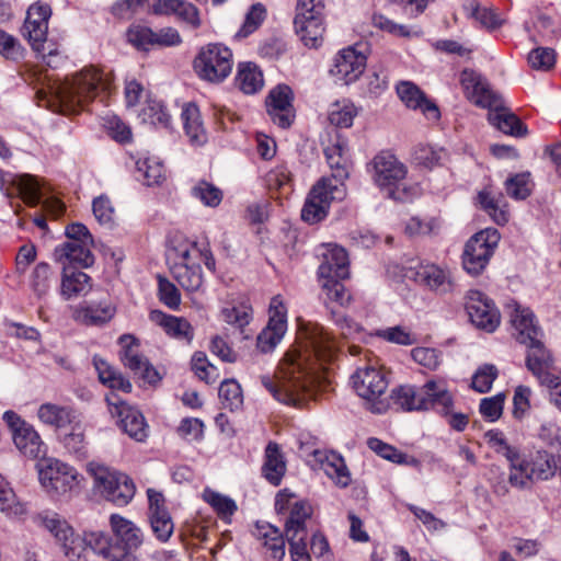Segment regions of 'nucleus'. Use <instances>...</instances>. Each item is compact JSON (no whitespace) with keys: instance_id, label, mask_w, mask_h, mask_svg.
Returning <instances> with one entry per match:
<instances>
[{"instance_id":"nucleus-1","label":"nucleus","mask_w":561,"mask_h":561,"mask_svg":"<svg viewBox=\"0 0 561 561\" xmlns=\"http://www.w3.org/2000/svg\"><path fill=\"white\" fill-rule=\"evenodd\" d=\"M339 346L335 337L321 324L307 322L299 337L280 359L276 380L262 376V386L279 402L302 409L314 400L320 373L335 360Z\"/></svg>"},{"instance_id":"nucleus-2","label":"nucleus","mask_w":561,"mask_h":561,"mask_svg":"<svg viewBox=\"0 0 561 561\" xmlns=\"http://www.w3.org/2000/svg\"><path fill=\"white\" fill-rule=\"evenodd\" d=\"M172 277L186 291L198 290L204 282L202 267L196 260L202 261L210 271H216V260L208 241H191L181 234L170 240Z\"/></svg>"},{"instance_id":"nucleus-3","label":"nucleus","mask_w":561,"mask_h":561,"mask_svg":"<svg viewBox=\"0 0 561 561\" xmlns=\"http://www.w3.org/2000/svg\"><path fill=\"white\" fill-rule=\"evenodd\" d=\"M113 76L103 69L89 66L57 88L56 95L64 112L78 113L101 94H108Z\"/></svg>"},{"instance_id":"nucleus-4","label":"nucleus","mask_w":561,"mask_h":561,"mask_svg":"<svg viewBox=\"0 0 561 561\" xmlns=\"http://www.w3.org/2000/svg\"><path fill=\"white\" fill-rule=\"evenodd\" d=\"M558 470L556 456L546 450L529 451L517 458L510 469V485L517 489H528L533 484L551 480Z\"/></svg>"},{"instance_id":"nucleus-5","label":"nucleus","mask_w":561,"mask_h":561,"mask_svg":"<svg viewBox=\"0 0 561 561\" xmlns=\"http://www.w3.org/2000/svg\"><path fill=\"white\" fill-rule=\"evenodd\" d=\"M233 50L224 43L214 42L201 46L193 58L196 77L209 84H220L232 73Z\"/></svg>"},{"instance_id":"nucleus-6","label":"nucleus","mask_w":561,"mask_h":561,"mask_svg":"<svg viewBox=\"0 0 561 561\" xmlns=\"http://www.w3.org/2000/svg\"><path fill=\"white\" fill-rule=\"evenodd\" d=\"M294 27L305 46L320 47L327 30L325 0H296Z\"/></svg>"},{"instance_id":"nucleus-7","label":"nucleus","mask_w":561,"mask_h":561,"mask_svg":"<svg viewBox=\"0 0 561 561\" xmlns=\"http://www.w3.org/2000/svg\"><path fill=\"white\" fill-rule=\"evenodd\" d=\"M87 472L93 479L94 488L101 495L115 505L125 506L135 496V483L127 474L98 461L89 462Z\"/></svg>"},{"instance_id":"nucleus-8","label":"nucleus","mask_w":561,"mask_h":561,"mask_svg":"<svg viewBox=\"0 0 561 561\" xmlns=\"http://www.w3.org/2000/svg\"><path fill=\"white\" fill-rule=\"evenodd\" d=\"M274 508L284 519L285 535L309 533L314 524V510L310 501L287 488L276 493Z\"/></svg>"},{"instance_id":"nucleus-9","label":"nucleus","mask_w":561,"mask_h":561,"mask_svg":"<svg viewBox=\"0 0 561 561\" xmlns=\"http://www.w3.org/2000/svg\"><path fill=\"white\" fill-rule=\"evenodd\" d=\"M352 382L369 411L385 413L389 409L390 401L386 396L388 380L380 368L374 365L358 368L352 376Z\"/></svg>"},{"instance_id":"nucleus-10","label":"nucleus","mask_w":561,"mask_h":561,"mask_svg":"<svg viewBox=\"0 0 561 561\" xmlns=\"http://www.w3.org/2000/svg\"><path fill=\"white\" fill-rule=\"evenodd\" d=\"M65 233L68 240L55 248V260L75 263L81 267L92 266L94 240L89 229L83 224L73 222L66 227Z\"/></svg>"},{"instance_id":"nucleus-11","label":"nucleus","mask_w":561,"mask_h":561,"mask_svg":"<svg viewBox=\"0 0 561 561\" xmlns=\"http://www.w3.org/2000/svg\"><path fill=\"white\" fill-rule=\"evenodd\" d=\"M501 240L495 228H485L474 233L465 244L461 255L463 270L472 275H480L488 266Z\"/></svg>"},{"instance_id":"nucleus-12","label":"nucleus","mask_w":561,"mask_h":561,"mask_svg":"<svg viewBox=\"0 0 561 561\" xmlns=\"http://www.w3.org/2000/svg\"><path fill=\"white\" fill-rule=\"evenodd\" d=\"M32 520L36 526L46 529L54 536L69 561L80 559V553L83 551V541L80 540V535L76 534L73 528L59 514L43 511L35 514Z\"/></svg>"},{"instance_id":"nucleus-13","label":"nucleus","mask_w":561,"mask_h":561,"mask_svg":"<svg viewBox=\"0 0 561 561\" xmlns=\"http://www.w3.org/2000/svg\"><path fill=\"white\" fill-rule=\"evenodd\" d=\"M53 11L50 4L36 1L32 3L21 28L22 36L27 41L32 49L45 58L46 56L57 55V49L46 51L45 44L48 35V24Z\"/></svg>"},{"instance_id":"nucleus-14","label":"nucleus","mask_w":561,"mask_h":561,"mask_svg":"<svg viewBox=\"0 0 561 561\" xmlns=\"http://www.w3.org/2000/svg\"><path fill=\"white\" fill-rule=\"evenodd\" d=\"M42 486L51 496H61L72 492L80 483L78 471L58 459H47L38 471Z\"/></svg>"},{"instance_id":"nucleus-15","label":"nucleus","mask_w":561,"mask_h":561,"mask_svg":"<svg viewBox=\"0 0 561 561\" xmlns=\"http://www.w3.org/2000/svg\"><path fill=\"white\" fill-rule=\"evenodd\" d=\"M105 401L110 413L118 420L119 428L131 439L145 443L149 436V425L144 414L114 392L106 394Z\"/></svg>"},{"instance_id":"nucleus-16","label":"nucleus","mask_w":561,"mask_h":561,"mask_svg":"<svg viewBox=\"0 0 561 561\" xmlns=\"http://www.w3.org/2000/svg\"><path fill=\"white\" fill-rule=\"evenodd\" d=\"M121 346L119 359L125 368L135 377L149 385H156L161 380L158 370L140 351L139 340L131 334H123L118 339Z\"/></svg>"},{"instance_id":"nucleus-17","label":"nucleus","mask_w":561,"mask_h":561,"mask_svg":"<svg viewBox=\"0 0 561 561\" xmlns=\"http://www.w3.org/2000/svg\"><path fill=\"white\" fill-rule=\"evenodd\" d=\"M374 183L380 188L392 191L408 174L407 165L390 150L378 152L367 165Z\"/></svg>"},{"instance_id":"nucleus-18","label":"nucleus","mask_w":561,"mask_h":561,"mask_svg":"<svg viewBox=\"0 0 561 561\" xmlns=\"http://www.w3.org/2000/svg\"><path fill=\"white\" fill-rule=\"evenodd\" d=\"M404 276L424 290L446 294L454 289L450 271L432 262H420L405 271Z\"/></svg>"},{"instance_id":"nucleus-19","label":"nucleus","mask_w":561,"mask_h":561,"mask_svg":"<svg viewBox=\"0 0 561 561\" xmlns=\"http://www.w3.org/2000/svg\"><path fill=\"white\" fill-rule=\"evenodd\" d=\"M320 264L317 268V282L334 278L350 279V259L346 250L335 243H324L317 249Z\"/></svg>"},{"instance_id":"nucleus-20","label":"nucleus","mask_w":561,"mask_h":561,"mask_svg":"<svg viewBox=\"0 0 561 561\" xmlns=\"http://www.w3.org/2000/svg\"><path fill=\"white\" fill-rule=\"evenodd\" d=\"M295 94L287 84H277L265 98L266 113L270 119L283 129L289 128L296 119Z\"/></svg>"},{"instance_id":"nucleus-21","label":"nucleus","mask_w":561,"mask_h":561,"mask_svg":"<svg viewBox=\"0 0 561 561\" xmlns=\"http://www.w3.org/2000/svg\"><path fill=\"white\" fill-rule=\"evenodd\" d=\"M287 330V308L280 295L271 299L268 322L256 337V346L262 353L273 351Z\"/></svg>"},{"instance_id":"nucleus-22","label":"nucleus","mask_w":561,"mask_h":561,"mask_svg":"<svg viewBox=\"0 0 561 561\" xmlns=\"http://www.w3.org/2000/svg\"><path fill=\"white\" fill-rule=\"evenodd\" d=\"M459 83L467 100L474 105L483 108L500 105L501 96L491 89L488 80L478 71L465 68L459 75Z\"/></svg>"},{"instance_id":"nucleus-23","label":"nucleus","mask_w":561,"mask_h":561,"mask_svg":"<svg viewBox=\"0 0 561 561\" xmlns=\"http://www.w3.org/2000/svg\"><path fill=\"white\" fill-rule=\"evenodd\" d=\"M466 309L471 322L479 329L493 332L501 322V314L492 299L480 290H469Z\"/></svg>"},{"instance_id":"nucleus-24","label":"nucleus","mask_w":561,"mask_h":561,"mask_svg":"<svg viewBox=\"0 0 561 561\" xmlns=\"http://www.w3.org/2000/svg\"><path fill=\"white\" fill-rule=\"evenodd\" d=\"M366 56L355 47L341 49L334 57L330 75L343 84L355 82L366 68Z\"/></svg>"},{"instance_id":"nucleus-25","label":"nucleus","mask_w":561,"mask_h":561,"mask_svg":"<svg viewBox=\"0 0 561 561\" xmlns=\"http://www.w3.org/2000/svg\"><path fill=\"white\" fill-rule=\"evenodd\" d=\"M116 314V306L110 298L99 301H82L71 308V318L82 325L102 327Z\"/></svg>"},{"instance_id":"nucleus-26","label":"nucleus","mask_w":561,"mask_h":561,"mask_svg":"<svg viewBox=\"0 0 561 561\" xmlns=\"http://www.w3.org/2000/svg\"><path fill=\"white\" fill-rule=\"evenodd\" d=\"M110 525L115 540L114 549L122 550L123 556L136 551L141 546V530L131 520L118 514H112Z\"/></svg>"},{"instance_id":"nucleus-27","label":"nucleus","mask_w":561,"mask_h":561,"mask_svg":"<svg viewBox=\"0 0 561 561\" xmlns=\"http://www.w3.org/2000/svg\"><path fill=\"white\" fill-rule=\"evenodd\" d=\"M397 94L408 108L420 110L428 121H439L440 111L437 104L413 82H400L397 85Z\"/></svg>"},{"instance_id":"nucleus-28","label":"nucleus","mask_w":561,"mask_h":561,"mask_svg":"<svg viewBox=\"0 0 561 561\" xmlns=\"http://www.w3.org/2000/svg\"><path fill=\"white\" fill-rule=\"evenodd\" d=\"M510 317L512 334L518 343L526 344L543 336V332L529 308L515 304Z\"/></svg>"},{"instance_id":"nucleus-29","label":"nucleus","mask_w":561,"mask_h":561,"mask_svg":"<svg viewBox=\"0 0 561 561\" xmlns=\"http://www.w3.org/2000/svg\"><path fill=\"white\" fill-rule=\"evenodd\" d=\"M527 347L526 367L540 383L557 369L551 352L545 346L542 337L524 344Z\"/></svg>"},{"instance_id":"nucleus-30","label":"nucleus","mask_w":561,"mask_h":561,"mask_svg":"<svg viewBox=\"0 0 561 561\" xmlns=\"http://www.w3.org/2000/svg\"><path fill=\"white\" fill-rule=\"evenodd\" d=\"M149 319L159 325L169 337L184 341L187 344L194 339V328L184 317H176L161 310H152L149 313Z\"/></svg>"},{"instance_id":"nucleus-31","label":"nucleus","mask_w":561,"mask_h":561,"mask_svg":"<svg viewBox=\"0 0 561 561\" xmlns=\"http://www.w3.org/2000/svg\"><path fill=\"white\" fill-rule=\"evenodd\" d=\"M287 472V460L276 442H268L264 450L262 477L272 485L278 486Z\"/></svg>"},{"instance_id":"nucleus-32","label":"nucleus","mask_w":561,"mask_h":561,"mask_svg":"<svg viewBox=\"0 0 561 561\" xmlns=\"http://www.w3.org/2000/svg\"><path fill=\"white\" fill-rule=\"evenodd\" d=\"M313 458L337 486L346 488L351 484V473L341 455L334 451L314 450Z\"/></svg>"},{"instance_id":"nucleus-33","label":"nucleus","mask_w":561,"mask_h":561,"mask_svg":"<svg viewBox=\"0 0 561 561\" xmlns=\"http://www.w3.org/2000/svg\"><path fill=\"white\" fill-rule=\"evenodd\" d=\"M263 180L268 193L276 198H287L295 190V175L286 162L271 168Z\"/></svg>"},{"instance_id":"nucleus-34","label":"nucleus","mask_w":561,"mask_h":561,"mask_svg":"<svg viewBox=\"0 0 561 561\" xmlns=\"http://www.w3.org/2000/svg\"><path fill=\"white\" fill-rule=\"evenodd\" d=\"M425 407L427 410H434L440 415H447L454 408V398L448 390L447 382L444 379H428L423 385Z\"/></svg>"},{"instance_id":"nucleus-35","label":"nucleus","mask_w":561,"mask_h":561,"mask_svg":"<svg viewBox=\"0 0 561 561\" xmlns=\"http://www.w3.org/2000/svg\"><path fill=\"white\" fill-rule=\"evenodd\" d=\"M93 288V280L87 273L64 266L60 282V296L70 300L81 296H87Z\"/></svg>"},{"instance_id":"nucleus-36","label":"nucleus","mask_w":561,"mask_h":561,"mask_svg":"<svg viewBox=\"0 0 561 561\" xmlns=\"http://www.w3.org/2000/svg\"><path fill=\"white\" fill-rule=\"evenodd\" d=\"M345 280L346 279L334 278L318 282L323 305L327 309L331 310L332 313L335 308L347 309L354 301L353 291L344 285Z\"/></svg>"},{"instance_id":"nucleus-37","label":"nucleus","mask_w":561,"mask_h":561,"mask_svg":"<svg viewBox=\"0 0 561 561\" xmlns=\"http://www.w3.org/2000/svg\"><path fill=\"white\" fill-rule=\"evenodd\" d=\"M234 87L247 95L259 93L264 87V75L253 61H240L237 65Z\"/></svg>"},{"instance_id":"nucleus-38","label":"nucleus","mask_w":561,"mask_h":561,"mask_svg":"<svg viewBox=\"0 0 561 561\" xmlns=\"http://www.w3.org/2000/svg\"><path fill=\"white\" fill-rule=\"evenodd\" d=\"M328 164L332 171V179L344 183L350 175L352 162L348 158V146L346 140L337 139L324 149Z\"/></svg>"},{"instance_id":"nucleus-39","label":"nucleus","mask_w":561,"mask_h":561,"mask_svg":"<svg viewBox=\"0 0 561 561\" xmlns=\"http://www.w3.org/2000/svg\"><path fill=\"white\" fill-rule=\"evenodd\" d=\"M489 122L499 130L514 137H524L527 135L526 125L507 107L504 106L502 98L497 107H490L488 114Z\"/></svg>"},{"instance_id":"nucleus-40","label":"nucleus","mask_w":561,"mask_h":561,"mask_svg":"<svg viewBox=\"0 0 561 561\" xmlns=\"http://www.w3.org/2000/svg\"><path fill=\"white\" fill-rule=\"evenodd\" d=\"M390 400L403 411H426L423 385H401L392 389Z\"/></svg>"},{"instance_id":"nucleus-41","label":"nucleus","mask_w":561,"mask_h":561,"mask_svg":"<svg viewBox=\"0 0 561 561\" xmlns=\"http://www.w3.org/2000/svg\"><path fill=\"white\" fill-rule=\"evenodd\" d=\"M254 535L266 549V552H270L271 559L280 561L284 558L285 538L278 528L268 523H257Z\"/></svg>"},{"instance_id":"nucleus-42","label":"nucleus","mask_w":561,"mask_h":561,"mask_svg":"<svg viewBox=\"0 0 561 561\" xmlns=\"http://www.w3.org/2000/svg\"><path fill=\"white\" fill-rule=\"evenodd\" d=\"M478 201L481 208L499 226H504L510 221L508 204L502 193L493 194L483 190L478 194Z\"/></svg>"},{"instance_id":"nucleus-43","label":"nucleus","mask_w":561,"mask_h":561,"mask_svg":"<svg viewBox=\"0 0 561 561\" xmlns=\"http://www.w3.org/2000/svg\"><path fill=\"white\" fill-rule=\"evenodd\" d=\"M12 436L14 445L24 456L36 459L45 455V444L31 424L18 430Z\"/></svg>"},{"instance_id":"nucleus-44","label":"nucleus","mask_w":561,"mask_h":561,"mask_svg":"<svg viewBox=\"0 0 561 561\" xmlns=\"http://www.w3.org/2000/svg\"><path fill=\"white\" fill-rule=\"evenodd\" d=\"M37 416L44 424L56 428L71 425L77 420L72 408L55 403H43L37 410Z\"/></svg>"},{"instance_id":"nucleus-45","label":"nucleus","mask_w":561,"mask_h":561,"mask_svg":"<svg viewBox=\"0 0 561 561\" xmlns=\"http://www.w3.org/2000/svg\"><path fill=\"white\" fill-rule=\"evenodd\" d=\"M184 130L193 145L201 146L207 141L201 112L195 104H186L182 111Z\"/></svg>"},{"instance_id":"nucleus-46","label":"nucleus","mask_w":561,"mask_h":561,"mask_svg":"<svg viewBox=\"0 0 561 561\" xmlns=\"http://www.w3.org/2000/svg\"><path fill=\"white\" fill-rule=\"evenodd\" d=\"M94 364L101 383H103L113 391L119 390L125 393L131 392V382L127 378H125L119 370L112 367L107 362L103 359L95 360Z\"/></svg>"},{"instance_id":"nucleus-47","label":"nucleus","mask_w":561,"mask_h":561,"mask_svg":"<svg viewBox=\"0 0 561 561\" xmlns=\"http://www.w3.org/2000/svg\"><path fill=\"white\" fill-rule=\"evenodd\" d=\"M136 169L148 186L160 185L165 180V168L156 157H140L136 160Z\"/></svg>"},{"instance_id":"nucleus-48","label":"nucleus","mask_w":561,"mask_h":561,"mask_svg":"<svg viewBox=\"0 0 561 561\" xmlns=\"http://www.w3.org/2000/svg\"><path fill=\"white\" fill-rule=\"evenodd\" d=\"M345 194L344 183L334 184L333 179L321 178L311 187L308 195L317 199V203H322L324 206L330 207L334 199H342Z\"/></svg>"},{"instance_id":"nucleus-49","label":"nucleus","mask_w":561,"mask_h":561,"mask_svg":"<svg viewBox=\"0 0 561 561\" xmlns=\"http://www.w3.org/2000/svg\"><path fill=\"white\" fill-rule=\"evenodd\" d=\"M80 540L83 541V551L80 553L79 560L71 561H87L88 549H92L96 553L105 557L113 556L114 546L111 545L110 537L103 531H88L83 536H80Z\"/></svg>"},{"instance_id":"nucleus-50","label":"nucleus","mask_w":561,"mask_h":561,"mask_svg":"<svg viewBox=\"0 0 561 561\" xmlns=\"http://www.w3.org/2000/svg\"><path fill=\"white\" fill-rule=\"evenodd\" d=\"M203 500L211 506L220 519L227 523L231 520L237 511V504L231 497L210 489L204 490Z\"/></svg>"},{"instance_id":"nucleus-51","label":"nucleus","mask_w":561,"mask_h":561,"mask_svg":"<svg viewBox=\"0 0 561 561\" xmlns=\"http://www.w3.org/2000/svg\"><path fill=\"white\" fill-rule=\"evenodd\" d=\"M191 369L194 375L207 385H214L218 381L220 374L218 368L213 365L204 352L197 351L191 358Z\"/></svg>"},{"instance_id":"nucleus-52","label":"nucleus","mask_w":561,"mask_h":561,"mask_svg":"<svg viewBox=\"0 0 561 561\" xmlns=\"http://www.w3.org/2000/svg\"><path fill=\"white\" fill-rule=\"evenodd\" d=\"M357 114L356 106L352 102L343 100L331 105L328 118L335 127L350 128Z\"/></svg>"},{"instance_id":"nucleus-53","label":"nucleus","mask_w":561,"mask_h":561,"mask_svg":"<svg viewBox=\"0 0 561 561\" xmlns=\"http://www.w3.org/2000/svg\"><path fill=\"white\" fill-rule=\"evenodd\" d=\"M266 18V9L262 3H254L250 7L249 11L244 16V21L233 38L236 41H242L254 32H256L263 24Z\"/></svg>"},{"instance_id":"nucleus-54","label":"nucleus","mask_w":561,"mask_h":561,"mask_svg":"<svg viewBox=\"0 0 561 561\" xmlns=\"http://www.w3.org/2000/svg\"><path fill=\"white\" fill-rule=\"evenodd\" d=\"M191 193L204 206L210 208L218 207L224 199V192L214 183L206 180L197 181L193 185Z\"/></svg>"},{"instance_id":"nucleus-55","label":"nucleus","mask_w":561,"mask_h":561,"mask_svg":"<svg viewBox=\"0 0 561 561\" xmlns=\"http://www.w3.org/2000/svg\"><path fill=\"white\" fill-rule=\"evenodd\" d=\"M218 397L225 409L239 410L243 404V393L240 383L234 379H226L220 383Z\"/></svg>"},{"instance_id":"nucleus-56","label":"nucleus","mask_w":561,"mask_h":561,"mask_svg":"<svg viewBox=\"0 0 561 561\" xmlns=\"http://www.w3.org/2000/svg\"><path fill=\"white\" fill-rule=\"evenodd\" d=\"M138 116L142 123L153 126L168 127L170 123V115L165 107L156 100H147Z\"/></svg>"},{"instance_id":"nucleus-57","label":"nucleus","mask_w":561,"mask_h":561,"mask_svg":"<svg viewBox=\"0 0 561 561\" xmlns=\"http://www.w3.org/2000/svg\"><path fill=\"white\" fill-rule=\"evenodd\" d=\"M484 439L496 454H501L506 458L511 468L519 451L516 447L508 444L504 433L500 430H490L485 432Z\"/></svg>"},{"instance_id":"nucleus-58","label":"nucleus","mask_w":561,"mask_h":561,"mask_svg":"<svg viewBox=\"0 0 561 561\" xmlns=\"http://www.w3.org/2000/svg\"><path fill=\"white\" fill-rule=\"evenodd\" d=\"M16 194L27 204L36 205L39 201V186L37 181L28 174L15 175L12 180Z\"/></svg>"},{"instance_id":"nucleus-59","label":"nucleus","mask_w":561,"mask_h":561,"mask_svg":"<svg viewBox=\"0 0 561 561\" xmlns=\"http://www.w3.org/2000/svg\"><path fill=\"white\" fill-rule=\"evenodd\" d=\"M64 447L77 457L87 456V442L83 425L77 420L71 424L70 433L62 437Z\"/></svg>"},{"instance_id":"nucleus-60","label":"nucleus","mask_w":561,"mask_h":561,"mask_svg":"<svg viewBox=\"0 0 561 561\" xmlns=\"http://www.w3.org/2000/svg\"><path fill=\"white\" fill-rule=\"evenodd\" d=\"M54 280L55 274L50 265L45 262H41L33 270L31 286L34 293L41 298L48 294Z\"/></svg>"},{"instance_id":"nucleus-61","label":"nucleus","mask_w":561,"mask_h":561,"mask_svg":"<svg viewBox=\"0 0 561 561\" xmlns=\"http://www.w3.org/2000/svg\"><path fill=\"white\" fill-rule=\"evenodd\" d=\"M368 446L371 450H374L380 457L392 461L398 465H410L416 463V460L412 457H409L407 454L398 450L396 447L388 445L381 442L378 438H369Z\"/></svg>"},{"instance_id":"nucleus-62","label":"nucleus","mask_w":561,"mask_h":561,"mask_svg":"<svg viewBox=\"0 0 561 561\" xmlns=\"http://www.w3.org/2000/svg\"><path fill=\"white\" fill-rule=\"evenodd\" d=\"M533 182L528 172L517 173L505 181V190L514 199H525L533 191Z\"/></svg>"},{"instance_id":"nucleus-63","label":"nucleus","mask_w":561,"mask_h":561,"mask_svg":"<svg viewBox=\"0 0 561 561\" xmlns=\"http://www.w3.org/2000/svg\"><path fill=\"white\" fill-rule=\"evenodd\" d=\"M440 222L436 217H411L405 222L404 231L410 237L431 236L438 231Z\"/></svg>"},{"instance_id":"nucleus-64","label":"nucleus","mask_w":561,"mask_h":561,"mask_svg":"<svg viewBox=\"0 0 561 561\" xmlns=\"http://www.w3.org/2000/svg\"><path fill=\"white\" fill-rule=\"evenodd\" d=\"M158 298L171 310H179L181 306V293L179 288L165 276L157 275Z\"/></svg>"}]
</instances>
